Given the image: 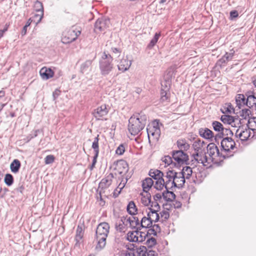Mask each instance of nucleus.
Listing matches in <instances>:
<instances>
[{
  "label": "nucleus",
  "instance_id": "obj_1",
  "mask_svg": "<svg viewBox=\"0 0 256 256\" xmlns=\"http://www.w3.org/2000/svg\"><path fill=\"white\" fill-rule=\"evenodd\" d=\"M109 230L110 226L108 222H102L98 224L96 231L95 237L98 241L96 246V250H101L105 247Z\"/></svg>",
  "mask_w": 256,
  "mask_h": 256
},
{
  "label": "nucleus",
  "instance_id": "obj_2",
  "mask_svg": "<svg viewBox=\"0 0 256 256\" xmlns=\"http://www.w3.org/2000/svg\"><path fill=\"white\" fill-rule=\"evenodd\" d=\"M113 58L109 54L105 52L102 55L99 60V66L100 74L103 76L109 74L114 68Z\"/></svg>",
  "mask_w": 256,
  "mask_h": 256
},
{
  "label": "nucleus",
  "instance_id": "obj_3",
  "mask_svg": "<svg viewBox=\"0 0 256 256\" xmlns=\"http://www.w3.org/2000/svg\"><path fill=\"white\" fill-rule=\"evenodd\" d=\"M193 164L194 162L204 164L207 162L206 153L204 151L203 144L200 141L196 140L193 142Z\"/></svg>",
  "mask_w": 256,
  "mask_h": 256
},
{
  "label": "nucleus",
  "instance_id": "obj_4",
  "mask_svg": "<svg viewBox=\"0 0 256 256\" xmlns=\"http://www.w3.org/2000/svg\"><path fill=\"white\" fill-rule=\"evenodd\" d=\"M144 124H141L138 118L132 116L128 120V130L132 135L138 134L144 128Z\"/></svg>",
  "mask_w": 256,
  "mask_h": 256
},
{
  "label": "nucleus",
  "instance_id": "obj_5",
  "mask_svg": "<svg viewBox=\"0 0 256 256\" xmlns=\"http://www.w3.org/2000/svg\"><path fill=\"white\" fill-rule=\"evenodd\" d=\"M172 158L176 161L174 166L177 168L181 166L186 164L188 160V156L182 150H173L172 152Z\"/></svg>",
  "mask_w": 256,
  "mask_h": 256
},
{
  "label": "nucleus",
  "instance_id": "obj_6",
  "mask_svg": "<svg viewBox=\"0 0 256 256\" xmlns=\"http://www.w3.org/2000/svg\"><path fill=\"white\" fill-rule=\"evenodd\" d=\"M171 80L169 77L161 82L160 101L164 102L168 100L170 95V88Z\"/></svg>",
  "mask_w": 256,
  "mask_h": 256
},
{
  "label": "nucleus",
  "instance_id": "obj_7",
  "mask_svg": "<svg viewBox=\"0 0 256 256\" xmlns=\"http://www.w3.org/2000/svg\"><path fill=\"white\" fill-rule=\"evenodd\" d=\"M110 25V20L106 16L98 18L94 24V31L96 32L104 31Z\"/></svg>",
  "mask_w": 256,
  "mask_h": 256
},
{
  "label": "nucleus",
  "instance_id": "obj_8",
  "mask_svg": "<svg viewBox=\"0 0 256 256\" xmlns=\"http://www.w3.org/2000/svg\"><path fill=\"white\" fill-rule=\"evenodd\" d=\"M81 32L80 30H74L70 29L63 33L62 38V42L64 44H70L74 41L80 34Z\"/></svg>",
  "mask_w": 256,
  "mask_h": 256
},
{
  "label": "nucleus",
  "instance_id": "obj_9",
  "mask_svg": "<svg viewBox=\"0 0 256 256\" xmlns=\"http://www.w3.org/2000/svg\"><path fill=\"white\" fill-rule=\"evenodd\" d=\"M99 135L98 134L94 138V140L92 142V148H93L94 155L93 157L92 164L90 168V169L92 170H93L95 166V165L96 162V160L98 157L99 154V146H98V140H99Z\"/></svg>",
  "mask_w": 256,
  "mask_h": 256
},
{
  "label": "nucleus",
  "instance_id": "obj_10",
  "mask_svg": "<svg viewBox=\"0 0 256 256\" xmlns=\"http://www.w3.org/2000/svg\"><path fill=\"white\" fill-rule=\"evenodd\" d=\"M222 148L226 152L233 150L236 146L234 141L230 137H225L220 142Z\"/></svg>",
  "mask_w": 256,
  "mask_h": 256
},
{
  "label": "nucleus",
  "instance_id": "obj_11",
  "mask_svg": "<svg viewBox=\"0 0 256 256\" xmlns=\"http://www.w3.org/2000/svg\"><path fill=\"white\" fill-rule=\"evenodd\" d=\"M207 153L212 161L216 160L220 154L218 148L214 143H210L208 145Z\"/></svg>",
  "mask_w": 256,
  "mask_h": 256
},
{
  "label": "nucleus",
  "instance_id": "obj_12",
  "mask_svg": "<svg viewBox=\"0 0 256 256\" xmlns=\"http://www.w3.org/2000/svg\"><path fill=\"white\" fill-rule=\"evenodd\" d=\"M108 112V110L106 105L102 104L95 109L92 112V114L97 120H99L101 118L106 116Z\"/></svg>",
  "mask_w": 256,
  "mask_h": 256
},
{
  "label": "nucleus",
  "instance_id": "obj_13",
  "mask_svg": "<svg viewBox=\"0 0 256 256\" xmlns=\"http://www.w3.org/2000/svg\"><path fill=\"white\" fill-rule=\"evenodd\" d=\"M235 136L241 140H246L250 136V132L248 129L240 127L236 130Z\"/></svg>",
  "mask_w": 256,
  "mask_h": 256
},
{
  "label": "nucleus",
  "instance_id": "obj_14",
  "mask_svg": "<svg viewBox=\"0 0 256 256\" xmlns=\"http://www.w3.org/2000/svg\"><path fill=\"white\" fill-rule=\"evenodd\" d=\"M113 178L114 174L112 173H110L106 178L102 180L99 184L98 188L104 190L108 188L112 184Z\"/></svg>",
  "mask_w": 256,
  "mask_h": 256
},
{
  "label": "nucleus",
  "instance_id": "obj_15",
  "mask_svg": "<svg viewBox=\"0 0 256 256\" xmlns=\"http://www.w3.org/2000/svg\"><path fill=\"white\" fill-rule=\"evenodd\" d=\"M150 178L154 179L156 181L160 180L161 182L164 181V174L160 170L157 169H150L148 172Z\"/></svg>",
  "mask_w": 256,
  "mask_h": 256
},
{
  "label": "nucleus",
  "instance_id": "obj_16",
  "mask_svg": "<svg viewBox=\"0 0 256 256\" xmlns=\"http://www.w3.org/2000/svg\"><path fill=\"white\" fill-rule=\"evenodd\" d=\"M116 170L120 174H126L128 170V164L124 160H120L117 162Z\"/></svg>",
  "mask_w": 256,
  "mask_h": 256
},
{
  "label": "nucleus",
  "instance_id": "obj_17",
  "mask_svg": "<svg viewBox=\"0 0 256 256\" xmlns=\"http://www.w3.org/2000/svg\"><path fill=\"white\" fill-rule=\"evenodd\" d=\"M132 64V61L128 60V58H123L121 60L120 64L118 65L119 70L124 72L128 70Z\"/></svg>",
  "mask_w": 256,
  "mask_h": 256
},
{
  "label": "nucleus",
  "instance_id": "obj_18",
  "mask_svg": "<svg viewBox=\"0 0 256 256\" xmlns=\"http://www.w3.org/2000/svg\"><path fill=\"white\" fill-rule=\"evenodd\" d=\"M154 220L148 214L147 216H144L140 220V227L146 229L151 228L152 222H154Z\"/></svg>",
  "mask_w": 256,
  "mask_h": 256
},
{
  "label": "nucleus",
  "instance_id": "obj_19",
  "mask_svg": "<svg viewBox=\"0 0 256 256\" xmlns=\"http://www.w3.org/2000/svg\"><path fill=\"white\" fill-rule=\"evenodd\" d=\"M41 77L44 80H48L54 76V72L50 68L44 67L40 71Z\"/></svg>",
  "mask_w": 256,
  "mask_h": 256
},
{
  "label": "nucleus",
  "instance_id": "obj_20",
  "mask_svg": "<svg viewBox=\"0 0 256 256\" xmlns=\"http://www.w3.org/2000/svg\"><path fill=\"white\" fill-rule=\"evenodd\" d=\"M233 136V132L229 128H224L222 131L216 134L215 136L216 142H218L219 140L226 137H230Z\"/></svg>",
  "mask_w": 256,
  "mask_h": 256
},
{
  "label": "nucleus",
  "instance_id": "obj_21",
  "mask_svg": "<svg viewBox=\"0 0 256 256\" xmlns=\"http://www.w3.org/2000/svg\"><path fill=\"white\" fill-rule=\"evenodd\" d=\"M170 188L166 187V190L162 194V196L164 200L167 202H172L176 198V194L173 192L170 191Z\"/></svg>",
  "mask_w": 256,
  "mask_h": 256
},
{
  "label": "nucleus",
  "instance_id": "obj_22",
  "mask_svg": "<svg viewBox=\"0 0 256 256\" xmlns=\"http://www.w3.org/2000/svg\"><path fill=\"white\" fill-rule=\"evenodd\" d=\"M198 133L202 137L206 139H210L214 136L212 132L208 128H200Z\"/></svg>",
  "mask_w": 256,
  "mask_h": 256
},
{
  "label": "nucleus",
  "instance_id": "obj_23",
  "mask_svg": "<svg viewBox=\"0 0 256 256\" xmlns=\"http://www.w3.org/2000/svg\"><path fill=\"white\" fill-rule=\"evenodd\" d=\"M154 181L150 178H146L142 181V187L143 190L146 193L148 192L149 190L154 185Z\"/></svg>",
  "mask_w": 256,
  "mask_h": 256
},
{
  "label": "nucleus",
  "instance_id": "obj_24",
  "mask_svg": "<svg viewBox=\"0 0 256 256\" xmlns=\"http://www.w3.org/2000/svg\"><path fill=\"white\" fill-rule=\"evenodd\" d=\"M246 105L252 110H256V98L253 95L248 96Z\"/></svg>",
  "mask_w": 256,
  "mask_h": 256
},
{
  "label": "nucleus",
  "instance_id": "obj_25",
  "mask_svg": "<svg viewBox=\"0 0 256 256\" xmlns=\"http://www.w3.org/2000/svg\"><path fill=\"white\" fill-rule=\"evenodd\" d=\"M92 60H86L83 62L80 68V72L82 74H88L90 70V67L92 64Z\"/></svg>",
  "mask_w": 256,
  "mask_h": 256
},
{
  "label": "nucleus",
  "instance_id": "obj_26",
  "mask_svg": "<svg viewBox=\"0 0 256 256\" xmlns=\"http://www.w3.org/2000/svg\"><path fill=\"white\" fill-rule=\"evenodd\" d=\"M20 166V161L18 159H14L10 164V169L12 172L16 174L18 172Z\"/></svg>",
  "mask_w": 256,
  "mask_h": 256
},
{
  "label": "nucleus",
  "instance_id": "obj_27",
  "mask_svg": "<svg viewBox=\"0 0 256 256\" xmlns=\"http://www.w3.org/2000/svg\"><path fill=\"white\" fill-rule=\"evenodd\" d=\"M246 100L244 96L242 94H238L236 98V103L239 108L246 104Z\"/></svg>",
  "mask_w": 256,
  "mask_h": 256
},
{
  "label": "nucleus",
  "instance_id": "obj_28",
  "mask_svg": "<svg viewBox=\"0 0 256 256\" xmlns=\"http://www.w3.org/2000/svg\"><path fill=\"white\" fill-rule=\"evenodd\" d=\"M84 231L82 226L78 225L76 230V234L75 236V240L76 242V244H77L78 242L82 239L84 236Z\"/></svg>",
  "mask_w": 256,
  "mask_h": 256
},
{
  "label": "nucleus",
  "instance_id": "obj_29",
  "mask_svg": "<svg viewBox=\"0 0 256 256\" xmlns=\"http://www.w3.org/2000/svg\"><path fill=\"white\" fill-rule=\"evenodd\" d=\"M177 146L179 148V150H188L190 148V145L186 142V140H179L177 141Z\"/></svg>",
  "mask_w": 256,
  "mask_h": 256
},
{
  "label": "nucleus",
  "instance_id": "obj_30",
  "mask_svg": "<svg viewBox=\"0 0 256 256\" xmlns=\"http://www.w3.org/2000/svg\"><path fill=\"white\" fill-rule=\"evenodd\" d=\"M127 212L130 215L134 216L136 214L137 211V208L136 206L133 201H130L129 202L127 206Z\"/></svg>",
  "mask_w": 256,
  "mask_h": 256
},
{
  "label": "nucleus",
  "instance_id": "obj_31",
  "mask_svg": "<svg viewBox=\"0 0 256 256\" xmlns=\"http://www.w3.org/2000/svg\"><path fill=\"white\" fill-rule=\"evenodd\" d=\"M148 210L150 211L147 213V216L148 214L150 217L155 216V219L154 220V222H158L160 220V216L159 214H158V210L151 207L149 208Z\"/></svg>",
  "mask_w": 256,
  "mask_h": 256
},
{
  "label": "nucleus",
  "instance_id": "obj_32",
  "mask_svg": "<svg viewBox=\"0 0 256 256\" xmlns=\"http://www.w3.org/2000/svg\"><path fill=\"white\" fill-rule=\"evenodd\" d=\"M184 174V172H181L180 173L177 172V178L176 180L178 182L179 187H182L185 182Z\"/></svg>",
  "mask_w": 256,
  "mask_h": 256
},
{
  "label": "nucleus",
  "instance_id": "obj_33",
  "mask_svg": "<svg viewBox=\"0 0 256 256\" xmlns=\"http://www.w3.org/2000/svg\"><path fill=\"white\" fill-rule=\"evenodd\" d=\"M148 251V250H147L146 246H139V244H137V248L136 252L138 254V256H146V254Z\"/></svg>",
  "mask_w": 256,
  "mask_h": 256
},
{
  "label": "nucleus",
  "instance_id": "obj_34",
  "mask_svg": "<svg viewBox=\"0 0 256 256\" xmlns=\"http://www.w3.org/2000/svg\"><path fill=\"white\" fill-rule=\"evenodd\" d=\"M165 177L167 179L176 180L177 172H176L174 170L168 169V170L166 172V175L165 176Z\"/></svg>",
  "mask_w": 256,
  "mask_h": 256
},
{
  "label": "nucleus",
  "instance_id": "obj_35",
  "mask_svg": "<svg viewBox=\"0 0 256 256\" xmlns=\"http://www.w3.org/2000/svg\"><path fill=\"white\" fill-rule=\"evenodd\" d=\"M220 120L224 124H230L234 122V117L229 115L222 116Z\"/></svg>",
  "mask_w": 256,
  "mask_h": 256
},
{
  "label": "nucleus",
  "instance_id": "obj_36",
  "mask_svg": "<svg viewBox=\"0 0 256 256\" xmlns=\"http://www.w3.org/2000/svg\"><path fill=\"white\" fill-rule=\"evenodd\" d=\"M234 54V51L231 50L230 53L226 52L224 56L219 60V62L221 64L225 63L232 60Z\"/></svg>",
  "mask_w": 256,
  "mask_h": 256
},
{
  "label": "nucleus",
  "instance_id": "obj_37",
  "mask_svg": "<svg viewBox=\"0 0 256 256\" xmlns=\"http://www.w3.org/2000/svg\"><path fill=\"white\" fill-rule=\"evenodd\" d=\"M151 202V195L148 192L146 193V196H144L142 198V202L145 206H148Z\"/></svg>",
  "mask_w": 256,
  "mask_h": 256
},
{
  "label": "nucleus",
  "instance_id": "obj_38",
  "mask_svg": "<svg viewBox=\"0 0 256 256\" xmlns=\"http://www.w3.org/2000/svg\"><path fill=\"white\" fill-rule=\"evenodd\" d=\"M14 182V179L12 175L10 174H6L5 175L4 178V182L8 186H11Z\"/></svg>",
  "mask_w": 256,
  "mask_h": 256
},
{
  "label": "nucleus",
  "instance_id": "obj_39",
  "mask_svg": "<svg viewBox=\"0 0 256 256\" xmlns=\"http://www.w3.org/2000/svg\"><path fill=\"white\" fill-rule=\"evenodd\" d=\"M212 126L214 130L218 132V133L221 132L224 128L223 125L220 122L217 121L213 122L212 123Z\"/></svg>",
  "mask_w": 256,
  "mask_h": 256
},
{
  "label": "nucleus",
  "instance_id": "obj_40",
  "mask_svg": "<svg viewBox=\"0 0 256 256\" xmlns=\"http://www.w3.org/2000/svg\"><path fill=\"white\" fill-rule=\"evenodd\" d=\"M34 7L36 12H41L42 15L39 20V21H40L44 15V8L42 4L39 1H36L34 4Z\"/></svg>",
  "mask_w": 256,
  "mask_h": 256
},
{
  "label": "nucleus",
  "instance_id": "obj_41",
  "mask_svg": "<svg viewBox=\"0 0 256 256\" xmlns=\"http://www.w3.org/2000/svg\"><path fill=\"white\" fill-rule=\"evenodd\" d=\"M157 126H158V120H154V122H153V126L152 127H150L146 128L148 138L149 142L150 141V133H152L154 131V130H155L156 128H157Z\"/></svg>",
  "mask_w": 256,
  "mask_h": 256
},
{
  "label": "nucleus",
  "instance_id": "obj_42",
  "mask_svg": "<svg viewBox=\"0 0 256 256\" xmlns=\"http://www.w3.org/2000/svg\"><path fill=\"white\" fill-rule=\"evenodd\" d=\"M160 36V33L156 32L152 39L150 41V43L148 45V48L150 49L152 48L156 44Z\"/></svg>",
  "mask_w": 256,
  "mask_h": 256
},
{
  "label": "nucleus",
  "instance_id": "obj_43",
  "mask_svg": "<svg viewBox=\"0 0 256 256\" xmlns=\"http://www.w3.org/2000/svg\"><path fill=\"white\" fill-rule=\"evenodd\" d=\"M126 239L130 242H138V238L134 234V232H128L127 234Z\"/></svg>",
  "mask_w": 256,
  "mask_h": 256
},
{
  "label": "nucleus",
  "instance_id": "obj_44",
  "mask_svg": "<svg viewBox=\"0 0 256 256\" xmlns=\"http://www.w3.org/2000/svg\"><path fill=\"white\" fill-rule=\"evenodd\" d=\"M172 158L169 156H165L162 158L163 162H164L166 165L172 166V167L174 166V162L172 160Z\"/></svg>",
  "mask_w": 256,
  "mask_h": 256
},
{
  "label": "nucleus",
  "instance_id": "obj_45",
  "mask_svg": "<svg viewBox=\"0 0 256 256\" xmlns=\"http://www.w3.org/2000/svg\"><path fill=\"white\" fill-rule=\"evenodd\" d=\"M130 226L132 228H136L137 227H140V222L138 218L136 216H132V221L130 222Z\"/></svg>",
  "mask_w": 256,
  "mask_h": 256
},
{
  "label": "nucleus",
  "instance_id": "obj_46",
  "mask_svg": "<svg viewBox=\"0 0 256 256\" xmlns=\"http://www.w3.org/2000/svg\"><path fill=\"white\" fill-rule=\"evenodd\" d=\"M156 244V239L153 237H151V238L148 237L147 238L146 242H144V244H146V246L148 248H152L153 246H155Z\"/></svg>",
  "mask_w": 256,
  "mask_h": 256
},
{
  "label": "nucleus",
  "instance_id": "obj_47",
  "mask_svg": "<svg viewBox=\"0 0 256 256\" xmlns=\"http://www.w3.org/2000/svg\"><path fill=\"white\" fill-rule=\"evenodd\" d=\"M154 130L152 133H150V136L153 138V140L157 141L160 136V130L159 126H157Z\"/></svg>",
  "mask_w": 256,
  "mask_h": 256
},
{
  "label": "nucleus",
  "instance_id": "obj_48",
  "mask_svg": "<svg viewBox=\"0 0 256 256\" xmlns=\"http://www.w3.org/2000/svg\"><path fill=\"white\" fill-rule=\"evenodd\" d=\"M164 184L165 182L164 179L163 182H161L160 180H157L156 181L155 184H154V186L156 190H161L164 188Z\"/></svg>",
  "mask_w": 256,
  "mask_h": 256
},
{
  "label": "nucleus",
  "instance_id": "obj_49",
  "mask_svg": "<svg viewBox=\"0 0 256 256\" xmlns=\"http://www.w3.org/2000/svg\"><path fill=\"white\" fill-rule=\"evenodd\" d=\"M55 157L52 154L48 155L44 158V162L46 164H49L53 163L54 161Z\"/></svg>",
  "mask_w": 256,
  "mask_h": 256
},
{
  "label": "nucleus",
  "instance_id": "obj_50",
  "mask_svg": "<svg viewBox=\"0 0 256 256\" xmlns=\"http://www.w3.org/2000/svg\"><path fill=\"white\" fill-rule=\"evenodd\" d=\"M137 244H139L138 242H135V244H126V248L130 251L136 252L137 248Z\"/></svg>",
  "mask_w": 256,
  "mask_h": 256
},
{
  "label": "nucleus",
  "instance_id": "obj_51",
  "mask_svg": "<svg viewBox=\"0 0 256 256\" xmlns=\"http://www.w3.org/2000/svg\"><path fill=\"white\" fill-rule=\"evenodd\" d=\"M141 232L142 234L140 235L138 238V244L144 242L148 237L146 232Z\"/></svg>",
  "mask_w": 256,
  "mask_h": 256
},
{
  "label": "nucleus",
  "instance_id": "obj_52",
  "mask_svg": "<svg viewBox=\"0 0 256 256\" xmlns=\"http://www.w3.org/2000/svg\"><path fill=\"white\" fill-rule=\"evenodd\" d=\"M125 151L124 144H120L116 150V153L118 155H122Z\"/></svg>",
  "mask_w": 256,
  "mask_h": 256
},
{
  "label": "nucleus",
  "instance_id": "obj_53",
  "mask_svg": "<svg viewBox=\"0 0 256 256\" xmlns=\"http://www.w3.org/2000/svg\"><path fill=\"white\" fill-rule=\"evenodd\" d=\"M126 183H124L121 187L120 188V186L121 185V183L119 184L118 187L114 190V198L117 197L118 194H120L122 190L124 188L125 186Z\"/></svg>",
  "mask_w": 256,
  "mask_h": 256
},
{
  "label": "nucleus",
  "instance_id": "obj_54",
  "mask_svg": "<svg viewBox=\"0 0 256 256\" xmlns=\"http://www.w3.org/2000/svg\"><path fill=\"white\" fill-rule=\"evenodd\" d=\"M160 216L162 218H164V220H167L170 217L169 212L165 210L162 211L160 212Z\"/></svg>",
  "mask_w": 256,
  "mask_h": 256
},
{
  "label": "nucleus",
  "instance_id": "obj_55",
  "mask_svg": "<svg viewBox=\"0 0 256 256\" xmlns=\"http://www.w3.org/2000/svg\"><path fill=\"white\" fill-rule=\"evenodd\" d=\"M116 230L120 232H123L124 228V222L122 220L121 222L118 225L117 224H116Z\"/></svg>",
  "mask_w": 256,
  "mask_h": 256
},
{
  "label": "nucleus",
  "instance_id": "obj_56",
  "mask_svg": "<svg viewBox=\"0 0 256 256\" xmlns=\"http://www.w3.org/2000/svg\"><path fill=\"white\" fill-rule=\"evenodd\" d=\"M136 118H138L139 121H140L141 124H144V127L146 124V116L144 114L140 115V116H137Z\"/></svg>",
  "mask_w": 256,
  "mask_h": 256
},
{
  "label": "nucleus",
  "instance_id": "obj_57",
  "mask_svg": "<svg viewBox=\"0 0 256 256\" xmlns=\"http://www.w3.org/2000/svg\"><path fill=\"white\" fill-rule=\"evenodd\" d=\"M150 207L159 211L160 206L157 202H151Z\"/></svg>",
  "mask_w": 256,
  "mask_h": 256
},
{
  "label": "nucleus",
  "instance_id": "obj_58",
  "mask_svg": "<svg viewBox=\"0 0 256 256\" xmlns=\"http://www.w3.org/2000/svg\"><path fill=\"white\" fill-rule=\"evenodd\" d=\"M148 230L146 231V234L148 236L154 235V236H156L157 235V233L152 228H148Z\"/></svg>",
  "mask_w": 256,
  "mask_h": 256
},
{
  "label": "nucleus",
  "instance_id": "obj_59",
  "mask_svg": "<svg viewBox=\"0 0 256 256\" xmlns=\"http://www.w3.org/2000/svg\"><path fill=\"white\" fill-rule=\"evenodd\" d=\"M238 16V12L236 10H234L230 12V18L233 20L234 18Z\"/></svg>",
  "mask_w": 256,
  "mask_h": 256
},
{
  "label": "nucleus",
  "instance_id": "obj_60",
  "mask_svg": "<svg viewBox=\"0 0 256 256\" xmlns=\"http://www.w3.org/2000/svg\"><path fill=\"white\" fill-rule=\"evenodd\" d=\"M135 230H133V232H134V234L135 235H136V236H138H138H140V235L142 234V232L140 231V230H141V228L140 227H137L136 228H134Z\"/></svg>",
  "mask_w": 256,
  "mask_h": 256
},
{
  "label": "nucleus",
  "instance_id": "obj_61",
  "mask_svg": "<svg viewBox=\"0 0 256 256\" xmlns=\"http://www.w3.org/2000/svg\"><path fill=\"white\" fill-rule=\"evenodd\" d=\"M184 170L189 172H190V173L188 174V176H190V175L192 174V168H190V166H186L184 167H183L182 172H184Z\"/></svg>",
  "mask_w": 256,
  "mask_h": 256
},
{
  "label": "nucleus",
  "instance_id": "obj_62",
  "mask_svg": "<svg viewBox=\"0 0 256 256\" xmlns=\"http://www.w3.org/2000/svg\"><path fill=\"white\" fill-rule=\"evenodd\" d=\"M151 227H152L154 230L156 231V233L160 232L161 228L158 224H154V225L152 224V226Z\"/></svg>",
  "mask_w": 256,
  "mask_h": 256
},
{
  "label": "nucleus",
  "instance_id": "obj_63",
  "mask_svg": "<svg viewBox=\"0 0 256 256\" xmlns=\"http://www.w3.org/2000/svg\"><path fill=\"white\" fill-rule=\"evenodd\" d=\"M158 254L154 250H150L147 252L146 256H157Z\"/></svg>",
  "mask_w": 256,
  "mask_h": 256
},
{
  "label": "nucleus",
  "instance_id": "obj_64",
  "mask_svg": "<svg viewBox=\"0 0 256 256\" xmlns=\"http://www.w3.org/2000/svg\"><path fill=\"white\" fill-rule=\"evenodd\" d=\"M60 91L58 90H56L54 92H53L52 96L54 100L56 99L60 95Z\"/></svg>",
  "mask_w": 256,
  "mask_h": 256
}]
</instances>
